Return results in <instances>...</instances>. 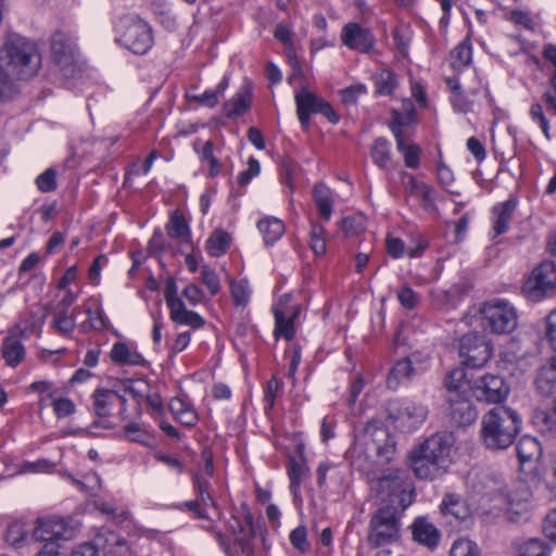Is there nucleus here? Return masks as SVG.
Returning <instances> with one entry per match:
<instances>
[{"label": "nucleus", "instance_id": "f8f14e48", "mask_svg": "<svg viewBox=\"0 0 556 556\" xmlns=\"http://www.w3.org/2000/svg\"><path fill=\"white\" fill-rule=\"evenodd\" d=\"M275 317L274 336L291 341L295 336V321L301 314V306L291 302L290 294L281 295L273 305Z\"/></svg>", "mask_w": 556, "mask_h": 556}, {"label": "nucleus", "instance_id": "0e129e2a", "mask_svg": "<svg viewBox=\"0 0 556 556\" xmlns=\"http://www.w3.org/2000/svg\"><path fill=\"white\" fill-rule=\"evenodd\" d=\"M55 178V170L48 168L36 178V185L41 192H51L56 188Z\"/></svg>", "mask_w": 556, "mask_h": 556}, {"label": "nucleus", "instance_id": "c756f323", "mask_svg": "<svg viewBox=\"0 0 556 556\" xmlns=\"http://www.w3.org/2000/svg\"><path fill=\"white\" fill-rule=\"evenodd\" d=\"M443 384L446 391V400L468 395V391L471 389L466 380V372L460 367L448 370Z\"/></svg>", "mask_w": 556, "mask_h": 556}, {"label": "nucleus", "instance_id": "c03bdc74", "mask_svg": "<svg viewBox=\"0 0 556 556\" xmlns=\"http://www.w3.org/2000/svg\"><path fill=\"white\" fill-rule=\"evenodd\" d=\"M394 137L396 140L397 150L403 154L405 165L408 168H417L420 164V149L416 144H409L405 141L403 135H399L397 130H394Z\"/></svg>", "mask_w": 556, "mask_h": 556}, {"label": "nucleus", "instance_id": "37998d69", "mask_svg": "<svg viewBox=\"0 0 556 556\" xmlns=\"http://www.w3.org/2000/svg\"><path fill=\"white\" fill-rule=\"evenodd\" d=\"M170 319L179 325H187L194 329H199L204 325V319L195 312L188 311L185 303L180 307L169 311Z\"/></svg>", "mask_w": 556, "mask_h": 556}, {"label": "nucleus", "instance_id": "3c124183", "mask_svg": "<svg viewBox=\"0 0 556 556\" xmlns=\"http://www.w3.org/2000/svg\"><path fill=\"white\" fill-rule=\"evenodd\" d=\"M404 112L393 111V121L390 125L392 132L397 130L399 135H402V128L412 124L415 117V106L410 100L403 102Z\"/></svg>", "mask_w": 556, "mask_h": 556}, {"label": "nucleus", "instance_id": "f3484780", "mask_svg": "<svg viewBox=\"0 0 556 556\" xmlns=\"http://www.w3.org/2000/svg\"><path fill=\"white\" fill-rule=\"evenodd\" d=\"M51 54L53 61L64 71H70L76 60V43L72 35L56 31L51 39Z\"/></svg>", "mask_w": 556, "mask_h": 556}, {"label": "nucleus", "instance_id": "6e6552de", "mask_svg": "<svg viewBox=\"0 0 556 556\" xmlns=\"http://www.w3.org/2000/svg\"><path fill=\"white\" fill-rule=\"evenodd\" d=\"M483 325L496 334L514 331L518 325L515 307L507 301L493 300L486 302L480 308Z\"/></svg>", "mask_w": 556, "mask_h": 556}, {"label": "nucleus", "instance_id": "a211bd4d", "mask_svg": "<svg viewBox=\"0 0 556 556\" xmlns=\"http://www.w3.org/2000/svg\"><path fill=\"white\" fill-rule=\"evenodd\" d=\"M427 367V359H419L415 354L399 361L389 371L387 386L395 390L414 375L421 372Z\"/></svg>", "mask_w": 556, "mask_h": 556}, {"label": "nucleus", "instance_id": "f704fd0d", "mask_svg": "<svg viewBox=\"0 0 556 556\" xmlns=\"http://www.w3.org/2000/svg\"><path fill=\"white\" fill-rule=\"evenodd\" d=\"M110 357L113 363L123 366H140L146 363L143 356L124 342L113 344Z\"/></svg>", "mask_w": 556, "mask_h": 556}, {"label": "nucleus", "instance_id": "cd10ccee", "mask_svg": "<svg viewBox=\"0 0 556 556\" xmlns=\"http://www.w3.org/2000/svg\"><path fill=\"white\" fill-rule=\"evenodd\" d=\"M124 404L125 400L115 391L98 389L93 393V408L99 417L111 415L114 407Z\"/></svg>", "mask_w": 556, "mask_h": 556}, {"label": "nucleus", "instance_id": "e433bc0d", "mask_svg": "<svg viewBox=\"0 0 556 556\" xmlns=\"http://www.w3.org/2000/svg\"><path fill=\"white\" fill-rule=\"evenodd\" d=\"M2 357L10 367L18 366L25 358L26 351L22 341L15 336H8L2 341Z\"/></svg>", "mask_w": 556, "mask_h": 556}, {"label": "nucleus", "instance_id": "8fccbe9b", "mask_svg": "<svg viewBox=\"0 0 556 556\" xmlns=\"http://www.w3.org/2000/svg\"><path fill=\"white\" fill-rule=\"evenodd\" d=\"M410 193L419 199L425 210L430 211L434 207L435 192L431 186L412 178Z\"/></svg>", "mask_w": 556, "mask_h": 556}, {"label": "nucleus", "instance_id": "0eeeda50", "mask_svg": "<svg viewBox=\"0 0 556 556\" xmlns=\"http://www.w3.org/2000/svg\"><path fill=\"white\" fill-rule=\"evenodd\" d=\"M116 33L117 41L136 54L147 53L153 45L150 26L139 18H122L116 26Z\"/></svg>", "mask_w": 556, "mask_h": 556}, {"label": "nucleus", "instance_id": "603ef678", "mask_svg": "<svg viewBox=\"0 0 556 556\" xmlns=\"http://www.w3.org/2000/svg\"><path fill=\"white\" fill-rule=\"evenodd\" d=\"M28 392H37L39 393L38 405L40 408H47L51 403L50 401L54 400V395L56 393V389L53 383L48 380H39L33 382L28 388Z\"/></svg>", "mask_w": 556, "mask_h": 556}, {"label": "nucleus", "instance_id": "bb28decb", "mask_svg": "<svg viewBox=\"0 0 556 556\" xmlns=\"http://www.w3.org/2000/svg\"><path fill=\"white\" fill-rule=\"evenodd\" d=\"M415 247H405V243L400 238L388 236L386 239L387 251L393 258H400L407 254L409 257L420 256L427 248V241L420 235L415 237Z\"/></svg>", "mask_w": 556, "mask_h": 556}, {"label": "nucleus", "instance_id": "774afa93", "mask_svg": "<svg viewBox=\"0 0 556 556\" xmlns=\"http://www.w3.org/2000/svg\"><path fill=\"white\" fill-rule=\"evenodd\" d=\"M544 332L551 348L556 351V308L545 317Z\"/></svg>", "mask_w": 556, "mask_h": 556}, {"label": "nucleus", "instance_id": "680f3d73", "mask_svg": "<svg viewBox=\"0 0 556 556\" xmlns=\"http://www.w3.org/2000/svg\"><path fill=\"white\" fill-rule=\"evenodd\" d=\"M534 424L540 428L542 432L556 431V405L551 412L539 410L534 414Z\"/></svg>", "mask_w": 556, "mask_h": 556}, {"label": "nucleus", "instance_id": "c9c22d12", "mask_svg": "<svg viewBox=\"0 0 556 556\" xmlns=\"http://www.w3.org/2000/svg\"><path fill=\"white\" fill-rule=\"evenodd\" d=\"M535 386L544 396L553 395L556 392V356L540 368Z\"/></svg>", "mask_w": 556, "mask_h": 556}, {"label": "nucleus", "instance_id": "b1692460", "mask_svg": "<svg viewBox=\"0 0 556 556\" xmlns=\"http://www.w3.org/2000/svg\"><path fill=\"white\" fill-rule=\"evenodd\" d=\"M166 231L170 238L178 242L181 252L193 250V244L190 238V228L180 212L175 211L172 214L170 219L166 225Z\"/></svg>", "mask_w": 556, "mask_h": 556}, {"label": "nucleus", "instance_id": "473e14b6", "mask_svg": "<svg viewBox=\"0 0 556 556\" xmlns=\"http://www.w3.org/2000/svg\"><path fill=\"white\" fill-rule=\"evenodd\" d=\"M169 410L181 425L187 427H193L198 421V414L186 397L176 396L170 399L168 404Z\"/></svg>", "mask_w": 556, "mask_h": 556}, {"label": "nucleus", "instance_id": "412c9836", "mask_svg": "<svg viewBox=\"0 0 556 556\" xmlns=\"http://www.w3.org/2000/svg\"><path fill=\"white\" fill-rule=\"evenodd\" d=\"M94 536L98 553L102 556H131L130 546L121 534L102 529Z\"/></svg>", "mask_w": 556, "mask_h": 556}, {"label": "nucleus", "instance_id": "ddd939ff", "mask_svg": "<svg viewBox=\"0 0 556 556\" xmlns=\"http://www.w3.org/2000/svg\"><path fill=\"white\" fill-rule=\"evenodd\" d=\"M428 408L420 402L405 399L390 412L394 426L403 432L417 430L426 420Z\"/></svg>", "mask_w": 556, "mask_h": 556}, {"label": "nucleus", "instance_id": "f03ea898", "mask_svg": "<svg viewBox=\"0 0 556 556\" xmlns=\"http://www.w3.org/2000/svg\"><path fill=\"white\" fill-rule=\"evenodd\" d=\"M521 428L517 412L506 406H497L486 412L481 420L480 438L482 444L491 451L509 447Z\"/></svg>", "mask_w": 556, "mask_h": 556}, {"label": "nucleus", "instance_id": "4468645a", "mask_svg": "<svg viewBox=\"0 0 556 556\" xmlns=\"http://www.w3.org/2000/svg\"><path fill=\"white\" fill-rule=\"evenodd\" d=\"M547 113L556 116V74L548 79V87L542 94V102H533L529 109V116L543 132L546 139H551V125Z\"/></svg>", "mask_w": 556, "mask_h": 556}, {"label": "nucleus", "instance_id": "9b49d317", "mask_svg": "<svg viewBox=\"0 0 556 556\" xmlns=\"http://www.w3.org/2000/svg\"><path fill=\"white\" fill-rule=\"evenodd\" d=\"M458 355L464 366L480 368L491 358L492 345L484 336L470 332L462 337Z\"/></svg>", "mask_w": 556, "mask_h": 556}, {"label": "nucleus", "instance_id": "79ce46f5", "mask_svg": "<svg viewBox=\"0 0 556 556\" xmlns=\"http://www.w3.org/2000/svg\"><path fill=\"white\" fill-rule=\"evenodd\" d=\"M515 556H551V547L541 539H529L516 546Z\"/></svg>", "mask_w": 556, "mask_h": 556}, {"label": "nucleus", "instance_id": "e2e57ef3", "mask_svg": "<svg viewBox=\"0 0 556 556\" xmlns=\"http://www.w3.org/2000/svg\"><path fill=\"white\" fill-rule=\"evenodd\" d=\"M86 314L88 315L87 323L92 329L101 331L108 327V318L101 307H96L94 309L88 307Z\"/></svg>", "mask_w": 556, "mask_h": 556}, {"label": "nucleus", "instance_id": "5fc2aeb1", "mask_svg": "<svg viewBox=\"0 0 556 556\" xmlns=\"http://www.w3.org/2000/svg\"><path fill=\"white\" fill-rule=\"evenodd\" d=\"M371 157L378 166L388 168L390 164V142L384 138H377L371 150Z\"/></svg>", "mask_w": 556, "mask_h": 556}, {"label": "nucleus", "instance_id": "aec40b11", "mask_svg": "<svg viewBox=\"0 0 556 556\" xmlns=\"http://www.w3.org/2000/svg\"><path fill=\"white\" fill-rule=\"evenodd\" d=\"M299 121L303 128L308 127L309 116L320 113L321 110H329V103L311 92L306 87L294 94Z\"/></svg>", "mask_w": 556, "mask_h": 556}, {"label": "nucleus", "instance_id": "2f4dec72", "mask_svg": "<svg viewBox=\"0 0 556 556\" xmlns=\"http://www.w3.org/2000/svg\"><path fill=\"white\" fill-rule=\"evenodd\" d=\"M516 451L521 468H525L527 465L530 467L535 465L542 455L540 442L530 435H523L518 441Z\"/></svg>", "mask_w": 556, "mask_h": 556}, {"label": "nucleus", "instance_id": "bf43d9fd", "mask_svg": "<svg viewBox=\"0 0 556 556\" xmlns=\"http://www.w3.org/2000/svg\"><path fill=\"white\" fill-rule=\"evenodd\" d=\"M288 475L290 479V492L294 497H296L299 495V490L302 480L306 475V469L301 463H298L296 460L292 459L290 462Z\"/></svg>", "mask_w": 556, "mask_h": 556}, {"label": "nucleus", "instance_id": "49530a36", "mask_svg": "<svg viewBox=\"0 0 556 556\" xmlns=\"http://www.w3.org/2000/svg\"><path fill=\"white\" fill-rule=\"evenodd\" d=\"M472 60V48L469 39L460 41L451 52V65L455 70L467 66Z\"/></svg>", "mask_w": 556, "mask_h": 556}, {"label": "nucleus", "instance_id": "69168bd1", "mask_svg": "<svg viewBox=\"0 0 556 556\" xmlns=\"http://www.w3.org/2000/svg\"><path fill=\"white\" fill-rule=\"evenodd\" d=\"M73 483L83 492H93L100 488L101 479L96 472H89L84 477V480L71 478Z\"/></svg>", "mask_w": 556, "mask_h": 556}, {"label": "nucleus", "instance_id": "20e7f679", "mask_svg": "<svg viewBox=\"0 0 556 556\" xmlns=\"http://www.w3.org/2000/svg\"><path fill=\"white\" fill-rule=\"evenodd\" d=\"M0 66L18 78H28L38 70L39 54L27 39L11 36L0 49Z\"/></svg>", "mask_w": 556, "mask_h": 556}, {"label": "nucleus", "instance_id": "7ed1b4c3", "mask_svg": "<svg viewBox=\"0 0 556 556\" xmlns=\"http://www.w3.org/2000/svg\"><path fill=\"white\" fill-rule=\"evenodd\" d=\"M354 452L364 454L375 463H388L395 452V443L389 430L380 420H370L356 429L354 435Z\"/></svg>", "mask_w": 556, "mask_h": 556}, {"label": "nucleus", "instance_id": "6e6d98bb", "mask_svg": "<svg viewBox=\"0 0 556 556\" xmlns=\"http://www.w3.org/2000/svg\"><path fill=\"white\" fill-rule=\"evenodd\" d=\"M450 556H481V552L476 542L459 538L452 544Z\"/></svg>", "mask_w": 556, "mask_h": 556}, {"label": "nucleus", "instance_id": "c85d7f7f", "mask_svg": "<svg viewBox=\"0 0 556 556\" xmlns=\"http://www.w3.org/2000/svg\"><path fill=\"white\" fill-rule=\"evenodd\" d=\"M440 511L443 516H451L456 520H466L471 515L469 505L456 493H446L443 496Z\"/></svg>", "mask_w": 556, "mask_h": 556}, {"label": "nucleus", "instance_id": "4d7b16f0", "mask_svg": "<svg viewBox=\"0 0 556 556\" xmlns=\"http://www.w3.org/2000/svg\"><path fill=\"white\" fill-rule=\"evenodd\" d=\"M13 76L9 71L0 66V102L9 101L17 93Z\"/></svg>", "mask_w": 556, "mask_h": 556}, {"label": "nucleus", "instance_id": "f257e3e1", "mask_svg": "<svg viewBox=\"0 0 556 556\" xmlns=\"http://www.w3.org/2000/svg\"><path fill=\"white\" fill-rule=\"evenodd\" d=\"M452 437L437 433L425 440L410 453V467L420 479H434L451 463Z\"/></svg>", "mask_w": 556, "mask_h": 556}, {"label": "nucleus", "instance_id": "7c9ffc66", "mask_svg": "<svg viewBox=\"0 0 556 556\" xmlns=\"http://www.w3.org/2000/svg\"><path fill=\"white\" fill-rule=\"evenodd\" d=\"M252 104V93L248 86L242 87L233 97H231L223 106L224 115L228 118L242 116L248 112Z\"/></svg>", "mask_w": 556, "mask_h": 556}, {"label": "nucleus", "instance_id": "58836bf2", "mask_svg": "<svg viewBox=\"0 0 556 556\" xmlns=\"http://www.w3.org/2000/svg\"><path fill=\"white\" fill-rule=\"evenodd\" d=\"M257 228L263 235L265 243L273 244L285 233V224L276 217H265L257 223Z\"/></svg>", "mask_w": 556, "mask_h": 556}, {"label": "nucleus", "instance_id": "ea45409f", "mask_svg": "<svg viewBox=\"0 0 556 556\" xmlns=\"http://www.w3.org/2000/svg\"><path fill=\"white\" fill-rule=\"evenodd\" d=\"M231 243V236L224 229H215L205 243L211 256L218 257L227 252Z\"/></svg>", "mask_w": 556, "mask_h": 556}, {"label": "nucleus", "instance_id": "dca6fc26", "mask_svg": "<svg viewBox=\"0 0 556 556\" xmlns=\"http://www.w3.org/2000/svg\"><path fill=\"white\" fill-rule=\"evenodd\" d=\"M201 459L203 465L200 470L193 475V488L197 495H199L201 498L203 505H212L214 508H216L217 504L211 494L210 482V479L214 476V462L212 452L207 448L203 450Z\"/></svg>", "mask_w": 556, "mask_h": 556}, {"label": "nucleus", "instance_id": "4c0bfd02", "mask_svg": "<svg viewBox=\"0 0 556 556\" xmlns=\"http://www.w3.org/2000/svg\"><path fill=\"white\" fill-rule=\"evenodd\" d=\"M30 530V526L26 520H13L8 525L5 541L14 547H21L29 539Z\"/></svg>", "mask_w": 556, "mask_h": 556}, {"label": "nucleus", "instance_id": "864d4df0", "mask_svg": "<svg viewBox=\"0 0 556 556\" xmlns=\"http://www.w3.org/2000/svg\"><path fill=\"white\" fill-rule=\"evenodd\" d=\"M375 85L379 94L389 96L396 87L395 75L388 70H381L375 75Z\"/></svg>", "mask_w": 556, "mask_h": 556}, {"label": "nucleus", "instance_id": "13d9d810", "mask_svg": "<svg viewBox=\"0 0 556 556\" xmlns=\"http://www.w3.org/2000/svg\"><path fill=\"white\" fill-rule=\"evenodd\" d=\"M328 477L340 485L343 483L344 473L333 464H320L317 468V483L324 485Z\"/></svg>", "mask_w": 556, "mask_h": 556}, {"label": "nucleus", "instance_id": "39448f33", "mask_svg": "<svg viewBox=\"0 0 556 556\" xmlns=\"http://www.w3.org/2000/svg\"><path fill=\"white\" fill-rule=\"evenodd\" d=\"M405 510L396 505H384L370 519V530L365 551L381 549L400 541L402 517Z\"/></svg>", "mask_w": 556, "mask_h": 556}, {"label": "nucleus", "instance_id": "338daca9", "mask_svg": "<svg viewBox=\"0 0 556 556\" xmlns=\"http://www.w3.org/2000/svg\"><path fill=\"white\" fill-rule=\"evenodd\" d=\"M260 162L255 157L251 156L248 161V168L241 172L237 177L239 186L243 187L248 185L252 178L260 175Z\"/></svg>", "mask_w": 556, "mask_h": 556}, {"label": "nucleus", "instance_id": "393cba45", "mask_svg": "<svg viewBox=\"0 0 556 556\" xmlns=\"http://www.w3.org/2000/svg\"><path fill=\"white\" fill-rule=\"evenodd\" d=\"M312 197L320 219L329 222L336 203L334 192L328 186L320 182L313 187Z\"/></svg>", "mask_w": 556, "mask_h": 556}, {"label": "nucleus", "instance_id": "72a5a7b5", "mask_svg": "<svg viewBox=\"0 0 556 556\" xmlns=\"http://www.w3.org/2000/svg\"><path fill=\"white\" fill-rule=\"evenodd\" d=\"M375 37L368 28L357 23H350V49L370 53L375 49Z\"/></svg>", "mask_w": 556, "mask_h": 556}, {"label": "nucleus", "instance_id": "423d86ee", "mask_svg": "<svg viewBox=\"0 0 556 556\" xmlns=\"http://www.w3.org/2000/svg\"><path fill=\"white\" fill-rule=\"evenodd\" d=\"M370 489L382 502H390L389 505H396L402 510H406L415 498L412 483L403 470L389 469L370 481Z\"/></svg>", "mask_w": 556, "mask_h": 556}, {"label": "nucleus", "instance_id": "9d476101", "mask_svg": "<svg viewBox=\"0 0 556 556\" xmlns=\"http://www.w3.org/2000/svg\"><path fill=\"white\" fill-rule=\"evenodd\" d=\"M523 294L532 301H541L556 292V264L549 261L536 266L522 286Z\"/></svg>", "mask_w": 556, "mask_h": 556}, {"label": "nucleus", "instance_id": "2eb2a0df", "mask_svg": "<svg viewBox=\"0 0 556 556\" xmlns=\"http://www.w3.org/2000/svg\"><path fill=\"white\" fill-rule=\"evenodd\" d=\"M471 391L478 401L498 404L507 399L509 386L502 376L486 374L475 380Z\"/></svg>", "mask_w": 556, "mask_h": 556}, {"label": "nucleus", "instance_id": "6ab92c4d", "mask_svg": "<svg viewBox=\"0 0 556 556\" xmlns=\"http://www.w3.org/2000/svg\"><path fill=\"white\" fill-rule=\"evenodd\" d=\"M447 416L455 427H467L473 424L478 412L468 395L447 399Z\"/></svg>", "mask_w": 556, "mask_h": 556}, {"label": "nucleus", "instance_id": "de8ad7c7", "mask_svg": "<svg viewBox=\"0 0 556 556\" xmlns=\"http://www.w3.org/2000/svg\"><path fill=\"white\" fill-rule=\"evenodd\" d=\"M494 480L486 473L471 471L467 478V485L475 494L490 495Z\"/></svg>", "mask_w": 556, "mask_h": 556}, {"label": "nucleus", "instance_id": "4be33fe9", "mask_svg": "<svg viewBox=\"0 0 556 556\" xmlns=\"http://www.w3.org/2000/svg\"><path fill=\"white\" fill-rule=\"evenodd\" d=\"M507 509L513 514H522L530 509L533 501V485L528 481L518 480L506 493Z\"/></svg>", "mask_w": 556, "mask_h": 556}, {"label": "nucleus", "instance_id": "a18cd8bd", "mask_svg": "<svg viewBox=\"0 0 556 556\" xmlns=\"http://www.w3.org/2000/svg\"><path fill=\"white\" fill-rule=\"evenodd\" d=\"M125 437L131 442L139 443L144 446H152L154 439L147 427L139 422H129L124 427Z\"/></svg>", "mask_w": 556, "mask_h": 556}, {"label": "nucleus", "instance_id": "a878e982", "mask_svg": "<svg viewBox=\"0 0 556 556\" xmlns=\"http://www.w3.org/2000/svg\"><path fill=\"white\" fill-rule=\"evenodd\" d=\"M517 207L515 199H508L504 202L497 203L492 208V230L494 237L503 235L508 231L509 223Z\"/></svg>", "mask_w": 556, "mask_h": 556}, {"label": "nucleus", "instance_id": "052dcab7", "mask_svg": "<svg viewBox=\"0 0 556 556\" xmlns=\"http://www.w3.org/2000/svg\"><path fill=\"white\" fill-rule=\"evenodd\" d=\"M230 293L235 305L245 306L251 296V290L247 280L231 282Z\"/></svg>", "mask_w": 556, "mask_h": 556}, {"label": "nucleus", "instance_id": "a19ab883", "mask_svg": "<svg viewBox=\"0 0 556 556\" xmlns=\"http://www.w3.org/2000/svg\"><path fill=\"white\" fill-rule=\"evenodd\" d=\"M243 517L248 526V534L236 538L233 545L238 553L244 556H253L254 549L251 543V539L255 535L254 520L249 509H244Z\"/></svg>", "mask_w": 556, "mask_h": 556}, {"label": "nucleus", "instance_id": "5701e85b", "mask_svg": "<svg viewBox=\"0 0 556 556\" xmlns=\"http://www.w3.org/2000/svg\"><path fill=\"white\" fill-rule=\"evenodd\" d=\"M412 536L415 542L433 551L438 547L441 532L428 517L419 516L410 525Z\"/></svg>", "mask_w": 556, "mask_h": 556}, {"label": "nucleus", "instance_id": "1a4fd4ad", "mask_svg": "<svg viewBox=\"0 0 556 556\" xmlns=\"http://www.w3.org/2000/svg\"><path fill=\"white\" fill-rule=\"evenodd\" d=\"M77 528L67 518L47 516L36 519L31 530V539L36 542L55 543L70 541L76 535Z\"/></svg>", "mask_w": 556, "mask_h": 556}, {"label": "nucleus", "instance_id": "09e8293b", "mask_svg": "<svg viewBox=\"0 0 556 556\" xmlns=\"http://www.w3.org/2000/svg\"><path fill=\"white\" fill-rule=\"evenodd\" d=\"M51 327L60 334L70 337L76 327V318L68 311L56 309Z\"/></svg>", "mask_w": 556, "mask_h": 556}]
</instances>
